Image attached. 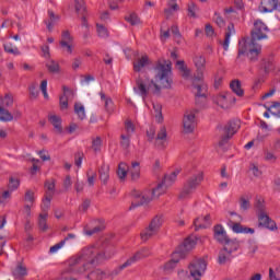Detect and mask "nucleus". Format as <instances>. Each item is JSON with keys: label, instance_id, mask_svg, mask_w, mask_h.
Listing matches in <instances>:
<instances>
[{"label": "nucleus", "instance_id": "1", "mask_svg": "<svg viewBox=\"0 0 280 280\" xmlns=\"http://www.w3.org/2000/svg\"><path fill=\"white\" fill-rule=\"evenodd\" d=\"M154 79L142 73L136 80L135 93L142 97L143 102L151 95L161 96V89H172L174 80L172 79V61L160 59L154 67ZM155 80V81H154Z\"/></svg>", "mask_w": 280, "mask_h": 280}, {"label": "nucleus", "instance_id": "2", "mask_svg": "<svg viewBox=\"0 0 280 280\" xmlns=\"http://www.w3.org/2000/svg\"><path fill=\"white\" fill-rule=\"evenodd\" d=\"M266 38H268V26L261 20H256L252 31V38L249 40L242 39L238 43L236 65H242L246 56L249 60H257L259 54H261V45L257 44V40Z\"/></svg>", "mask_w": 280, "mask_h": 280}, {"label": "nucleus", "instance_id": "3", "mask_svg": "<svg viewBox=\"0 0 280 280\" xmlns=\"http://www.w3.org/2000/svg\"><path fill=\"white\" fill-rule=\"evenodd\" d=\"M101 259L102 255L97 254L95 247H85L68 260V272L84 275L86 270H91L93 266H97Z\"/></svg>", "mask_w": 280, "mask_h": 280}, {"label": "nucleus", "instance_id": "4", "mask_svg": "<svg viewBox=\"0 0 280 280\" xmlns=\"http://www.w3.org/2000/svg\"><path fill=\"white\" fill-rule=\"evenodd\" d=\"M167 188H165V184H159L156 188L151 190H144L142 192L135 191L133 198H136L137 203H132L131 208L139 207V205H145V202H152V200L160 198L165 194Z\"/></svg>", "mask_w": 280, "mask_h": 280}, {"label": "nucleus", "instance_id": "5", "mask_svg": "<svg viewBox=\"0 0 280 280\" xmlns=\"http://www.w3.org/2000/svg\"><path fill=\"white\" fill-rule=\"evenodd\" d=\"M205 180V173L198 172L197 174L190 176L185 183L183 189L179 192L180 200H187L191 198V194L198 189L199 185Z\"/></svg>", "mask_w": 280, "mask_h": 280}, {"label": "nucleus", "instance_id": "6", "mask_svg": "<svg viewBox=\"0 0 280 280\" xmlns=\"http://www.w3.org/2000/svg\"><path fill=\"white\" fill-rule=\"evenodd\" d=\"M188 270L194 280L202 279L205 272H207V260L205 258H195L188 265Z\"/></svg>", "mask_w": 280, "mask_h": 280}, {"label": "nucleus", "instance_id": "7", "mask_svg": "<svg viewBox=\"0 0 280 280\" xmlns=\"http://www.w3.org/2000/svg\"><path fill=\"white\" fill-rule=\"evenodd\" d=\"M196 115L198 109H187L183 117V130L186 135H191L196 130Z\"/></svg>", "mask_w": 280, "mask_h": 280}, {"label": "nucleus", "instance_id": "8", "mask_svg": "<svg viewBox=\"0 0 280 280\" xmlns=\"http://www.w3.org/2000/svg\"><path fill=\"white\" fill-rule=\"evenodd\" d=\"M163 226V217H155L149 228H147L144 231L141 233V240L142 242H148V240L154 237L156 233H159V230Z\"/></svg>", "mask_w": 280, "mask_h": 280}, {"label": "nucleus", "instance_id": "9", "mask_svg": "<svg viewBox=\"0 0 280 280\" xmlns=\"http://www.w3.org/2000/svg\"><path fill=\"white\" fill-rule=\"evenodd\" d=\"M213 102L221 108H231V106H233V104H235V97L233 94L225 92V93L217 95L213 98Z\"/></svg>", "mask_w": 280, "mask_h": 280}, {"label": "nucleus", "instance_id": "10", "mask_svg": "<svg viewBox=\"0 0 280 280\" xmlns=\"http://www.w3.org/2000/svg\"><path fill=\"white\" fill-rule=\"evenodd\" d=\"M258 225L262 226V229H268V231H279L277 226V222L268 215V212H260L257 214Z\"/></svg>", "mask_w": 280, "mask_h": 280}, {"label": "nucleus", "instance_id": "11", "mask_svg": "<svg viewBox=\"0 0 280 280\" xmlns=\"http://www.w3.org/2000/svg\"><path fill=\"white\" fill-rule=\"evenodd\" d=\"M192 62L197 69L195 80H198V81L203 80L205 69L207 68V59L202 55H196L192 59Z\"/></svg>", "mask_w": 280, "mask_h": 280}, {"label": "nucleus", "instance_id": "12", "mask_svg": "<svg viewBox=\"0 0 280 280\" xmlns=\"http://www.w3.org/2000/svg\"><path fill=\"white\" fill-rule=\"evenodd\" d=\"M259 10L262 14H268L270 12H280V1L279 0H261Z\"/></svg>", "mask_w": 280, "mask_h": 280}, {"label": "nucleus", "instance_id": "13", "mask_svg": "<svg viewBox=\"0 0 280 280\" xmlns=\"http://www.w3.org/2000/svg\"><path fill=\"white\" fill-rule=\"evenodd\" d=\"M151 252L150 248L144 247L141 250H139L133 257L129 258L124 265L119 267V270H124V268H128V266H132L136 261H139V259H144V257H150Z\"/></svg>", "mask_w": 280, "mask_h": 280}, {"label": "nucleus", "instance_id": "14", "mask_svg": "<svg viewBox=\"0 0 280 280\" xmlns=\"http://www.w3.org/2000/svg\"><path fill=\"white\" fill-rule=\"evenodd\" d=\"M180 259H185V254H183L182 252H174L172 254L171 260H168L166 264H164L163 270L165 272H172V270H174V268H176V266H177L178 261H180Z\"/></svg>", "mask_w": 280, "mask_h": 280}, {"label": "nucleus", "instance_id": "15", "mask_svg": "<svg viewBox=\"0 0 280 280\" xmlns=\"http://www.w3.org/2000/svg\"><path fill=\"white\" fill-rule=\"evenodd\" d=\"M198 240L199 238L196 236L187 237L180 245L179 250H176V253H183V255L185 256V253H189V250H194V248H196Z\"/></svg>", "mask_w": 280, "mask_h": 280}, {"label": "nucleus", "instance_id": "16", "mask_svg": "<svg viewBox=\"0 0 280 280\" xmlns=\"http://www.w3.org/2000/svg\"><path fill=\"white\" fill-rule=\"evenodd\" d=\"M213 237L219 244H224L229 242V235L226 234V230L222 224L214 225L213 228Z\"/></svg>", "mask_w": 280, "mask_h": 280}, {"label": "nucleus", "instance_id": "17", "mask_svg": "<svg viewBox=\"0 0 280 280\" xmlns=\"http://www.w3.org/2000/svg\"><path fill=\"white\" fill-rule=\"evenodd\" d=\"M74 95L73 91L63 86V95L59 98V106L61 110H67L69 108V100H73Z\"/></svg>", "mask_w": 280, "mask_h": 280}, {"label": "nucleus", "instance_id": "18", "mask_svg": "<svg viewBox=\"0 0 280 280\" xmlns=\"http://www.w3.org/2000/svg\"><path fill=\"white\" fill-rule=\"evenodd\" d=\"M24 200L26 205L24 206V212L30 218L32 215V207L34 206V202L36 200V195L34 194V190H26L24 195Z\"/></svg>", "mask_w": 280, "mask_h": 280}, {"label": "nucleus", "instance_id": "19", "mask_svg": "<svg viewBox=\"0 0 280 280\" xmlns=\"http://www.w3.org/2000/svg\"><path fill=\"white\" fill-rule=\"evenodd\" d=\"M240 128H242V122H240L237 119L228 122L224 127V133L226 135V138L231 139V137H233V135H235Z\"/></svg>", "mask_w": 280, "mask_h": 280}, {"label": "nucleus", "instance_id": "20", "mask_svg": "<svg viewBox=\"0 0 280 280\" xmlns=\"http://www.w3.org/2000/svg\"><path fill=\"white\" fill-rule=\"evenodd\" d=\"M194 226L195 231H200V229H208V226H211V214L195 219Z\"/></svg>", "mask_w": 280, "mask_h": 280}, {"label": "nucleus", "instance_id": "21", "mask_svg": "<svg viewBox=\"0 0 280 280\" xmlns=\"http://www.w3.org/2000/svg\"><path fill=\"white\" fill-rule=\"evenodd\" d=\"M155 145L158 148H166L167 145V128L165 126H162L158 132V136L155 138Z\"/></svg>", "mask_w": 280, "mask_h": 280}, {"label": "nucleus", "instance_id": "22", "mask_svg": "<svg viewBox=\"0 0 280 280\" xmlns=\"http://www.w3.org/2000/svg\"><path fill=\"white\" fill-rule=\"evenodd\" d=\"M230 229H232L233 233H236V234L253 235L255 233V229L244 226L241 223H232L230 225Z\"/></svg>", "mask_w": 280, "mask_h": 280}, {"label": "nucleus", "instance_id": "23", "mask_svg": "<svg viewBox=\"0 0 280 280\" xmlns=\"http://www.w3.org/2000/svg\"><path fill=\"white\" fill-rule=\"evenodd\" d=\"M148 65H150V58L148 57V55H142L133 61V71L139 72L142 69H145Z\"/></svg>", "mask_w": 280, "mask_h": 280}, {"label": "nucleus", "instance_id": "24", "mask_svg": "<svg viewBox=\"0 0 280 280\" xmlns=\"http://www.w3.org/2000/svg\"><path fill=\"white\" fill-rule=\"evenodd\" d=\"M231 259H233V254L229 250V246L219 252L218 264H220V266H224V264L231 261Z\"/></svg>", "mask_w": 280, "mask_h": 280}, {"label": "nucleus", "instance_id": "25", "mask_svg": "<svg viewBox=\"0 0 280 280\" xmlns=\"http://www.w3.org/2000/svg\"><path fill=\"white\" fill-rule=\"evenodd\" d=\"M178 174H180V170H175L164 176V187H172L176 180H178Z\"/></svg>", "mask_w": 280, "mask_h": 280}, {"label": "nucleus", "instance_id": "26", "mask_svg": "<svg viewBox=\"0 0 280 280\" xmlns=\"http://www.w3.org/2000/svg\"><path fill=\"white\" fill-rule=\"evenodd\" d=\"M128 173L132 180H139L141 178V165L139 162H132L131 166H128Z\"/></svg>", "mask_w": 280, "mask_h": 280}, {"label": "nucleus", "instance_id": "27", "mask_svg": "<svg viewBox=\"0 0 280 280\" xmlns=\"http://www.w3.org/2000/svg\"><path fill=\"white\" fill-rule=\"evenodd\" d=\"M235 34V26L233 24H229L228 32L225 33L224 40L222 43V47L224 51H229V45H231V37Z\"/></svg>", "mask_w": 280, "mask_h": 280}, {"label": "nucleus", "instance_id": "28", "mask_svg": "<svg viewBox=\"0 0 280 280\" xmlns=\"http://www.w3.org/2000/svg\"><path fill=\"white\" fill-rule=\"evenodd\" d=\"M48 119L50 124L54 126L55 132L57 135H62V118H60V116L57 115H50Z\"/></svg>", "mask_w": 280, "mask_h": 280}, {"label": "nucleus", "instance_id": "29", "mask_svg": "<svg viewBox=\"0 0 280 280\" xmlns=\"http://www.w3.org/2000/svg\"><path fill=\"white\" fill-rule=\"evenodd\" d=\"M13 278L16 280H23L27 277V268L23 265H18L12 271Z\"/></svg>", "mask_w": 280, "mask_h": 280}, {"label": "nucleus", "instance_id": "30", "mask_svg": "<svg viewBox=\"0 0 280 280\" xmlns=\"http://www.w3.org/2000/svg\"><path fill=\"white\" fill-rule=\"evenodd\" d=\"M14 104V96L10 93L0 95V108H10Z\"/></svg>", "mask_w": 280, "mask_h": 280}, {"label": "nucleus", "instance_id": "31", "mask_svg": "<svg viewBox=\"0 0 280 280\" xmlns=\"http://www.w3.org/2000/svg\"><path fill=\"white\" fill-rule=\"evenodd\" d=\"M98 174L102 183L106 185L110 178V166H108V164H103L98 171Z\"/></svg>", "mask_w": 280, "mask_h": 280}, {"label": "nucleus", "instance_id": "32", "mask_svg": "<svg viewBox=\"0 0 280 280\" xmlns=\"http://www.w3.org/2000/svg\"><path fill=\"white\" fill-rule=\"evenodd\" d=\"M176 66L178 67V71L182 73V78H184V80H189V78H191V70L185 66V61L178 60Z\"/></svg>", "mask_w": 280, "mask_h": 280}, {"label": "nucleus", "instance_id": "33", "mask_svg": "<svg viewBox=\"0 0 280 280\" xmlns=\"http://www.w3.org/2000/svg\"><path fill=\"white\" fill-rule=\"evenodd\" d=\"M0 121L8 124L10 121H14V115L8 108L0 107Z\"/></svg>", "mask_w": 280, "mask_h": 280}, {"label": "nucleus", "instance_id": "34", "mask_svg": "<svg viewBox=\"0 0 280 280\" xmlns=\"http://www.w3.org/2000/svg\"><path fill=\"white\" fill-rule=\"evenodd\" d=\"M4 51L11 54L12 56H21V50L14 44L7 42L3 44Z\"/></svg>", "mask_w": 280, "mask_h": 280}, {"label": "nucleus", "instance_id": "35", "mask_svg": "<svg viewBox=\"0 0 280 280\" xmlns=\"http://www.w3.org/2000/svg\"><path fill=\"white\" fill-rule=\"evenodd\" d=\"M117 176L120 180H126V176H128V164L125 162H120L118 165Z\"/></svg>", "mask_w": 280, "mask_h": 280}, {"label": "nucleus", "instance_id": "36", "mask_svg": "<svg viewBox=\"0 0 280 280\" xmlns=\"http://www.w3.org/2000/svg\"><path fill=\"white\" fill-rule=\"evenodd\" d=\"M100 97L102 102H104L105 110L109 114L113 113V100L110 97H106V94H104V92H100Z\"/></svg>", "mask_w": 280, "mask_h": 280}, {"label": "nucleus", "instance_id": "37", "mask_svg": "<svg viewBox=\"0 0 280 280\" xmlns=\"http://www.w3.org/2000/svg\"><path fill=\"white\" fill-rule=\"evenodd\" d=\"M48 21L46 22V26L47 30H49V32H51V30H54V25H56L57 21L60 20V18L58 15H56L54 13V11H48Z\"/></svg>", "mask_w": 280, "mask_h": 280}, {"label": "nucleus", "instance_id": "38", "mask_svg": "<svg viewBox=\"0 0 280 280\" xmlns=\"http://www.w3.org/2000/svg\"><path fill=\"white\" fill-rule=\"evenodd\" d=\"M153 110L155 115V121L163 124V107L159 103H153Z\"/></svg>", "mask_w": 280, "mask_h": 280}, {"label": "nucleus", "instance_id": "39", "mask_svg": "<svg viewBox=\"0 0 280 280\" xmlns=\"http://www.w3.org/2000/svg\"><path fill=\"white\" fill-rule=\"evenodd\" d=\"M21 187V179L15 176L9 177L8 189L10 191H16Z\"/></svg>", "mask_w": 280, "mask_h": 280}, {"label": "nucleus", "instance_id": "40", "mask_svg": "<svg viewBox=\"0 0 280 280\" xmlns=\"http://www.w3.org/2000/svg\"><path fill=\"white\" fill-rule=\"evenodd\" d=\"M262 159L264 161H266V163H276L279 156L275 154V151L265 150L262 154Z\"/></svg>", "mask_w": 280, "mask_h": 280}, {"label": "nucleus", "instance_id": "41", "mask_svg": "<svg viewBox=\"0 0 280 280\" xmlns=\"http://www.w3.org/2000/svg\"><path fill=\"white\" fill-rule=\"evenodd\" d=\"M88 279H90V280H104V279H106V273H104V271H102L100 269H95V270L91 271L88 275Z\"/></svg>", "mask_w": 280, "mask_h": 280}, {"label": "nucleus", "instance_id": "42", "mask_svg": "<svg viewBox=\"0 0 280 280\" xmlns=\"http://www.w3.org/2000/svg\"><path fill=\"white\" fill-rule=\"evenodd\" d=\"M47 218H49V214H47V212H43L39 214L38 228L40 229V231H47V229H49V225H47Z\"/></svg>", "mask_w": 280, "mask_h": 280}, {"label": "nucleus", "instance_id": "43", "mask_svg": "<svg viewBox=\"0 0 280 280\" xmlns=\"http://www.w3.org/2000/svg\"><path fill=\"white\" fill-rule=\"evenodd\" d=\"M74 113L78 115L79 119H86V110L84 109V105H82V103L74 104Z\"/></svg>", "mask_w": 280, "mask_h": 280}, {"label": "nucleus", "instance_id": "44", "mask_svg": "<svg viewBox=\"0 0 280 280\" xmlns=\"http://www.w3.org/2000/svg\"><path fill=\"white\" fill-rule=\"evenodd\" d=\"M230 86L233 93H235V95H238V97H242V95H244V90H242V83H240V81H232Z\"/></svg>", "mask_w": 280, "mask_h": 280}, {"label": "nucleus", "instance_id": "45", "mask_svg": "<svg viewBox=\"0 0 280 280\" xmlns=\"http://www.w3.org/2000/svg\"><path fill=\"white\" fill-rule=\"evenodd\" d=\"M46 67L50 73H60V65L58 61L48 60Z\"/></svg>", "mask_w": 280, "mask_h": 280}, {"label": "nucleus", "instance_id": "46", "mask_svg": "<svg viewBox=\"0 0 280 280\" xmlns=\"http://www.w3.org/2000/svg\"><path fill=\"white\" fill-rule=\"evenodd\" d=\"M223 244L224 248H228L229 246L228 250L232 254L240 248V243H237L236 241H232L231 238H228V241H225Z\"/></svg>", "mask_w": 280, "mask_h": 280}, {"label": "nucleus", "instance_id": "47", "mask_svg": "<svg viewBox=\"0 0 280 280\" xmlns=\"http://www.w3.org/2000/svg\"><path fill=\"white\" fill-rule=\"evenodd\" d=\"M45 189H46V196H54V191L56 189V183L54 182V179L51 180H47L45 183Z\"/></svg>", "mask_w": 280, "mask_h": 280}, {"label": "nucleus", "instance_id": "48", "mask_svg": "<svg viewBox=\"0 0 280 280\" xmlns=\"http://www.w3.org/2000/svg\"><path fill=\"white\" fill-rule=\"evenodd\" d=\"M255 209H256V213L257 215H259L260 213H266V203L264 201V199H258L255 203Z\"/></svg>", "mask_w": 280, "mask_h": 280}, {"label": "nucleus", "instance_id": "49", "mask_svg": "<svg viewBox=\"0 0 280 280\" xmlns=\"http://www.w3.org/2000/svg\"><path fill=\"white\" fill-rule=\"evenodd\" d=\"M270 115L280 119V103H276L268 107Z\"/></svg>", "mask_w": 280, "mask_h": 280}, {"label": "nucleus", "instance_id": "50", "mask_svg": "<svg viewBox=\"0 0 280 280\" xmlns=\"http://www.w3.org/2000/svg\"><path fill=\"white\" fill-rule=\"evenodd\" d=\"M127 23H130V25H139L141 23V20L136 13H131L129 16L126 18Z\"/></svg>", "mask_w": 280, "mask_h": 280}, {"label": "nucleus", "instance_id": "51", "mask_svg": "<svg viewBox=\"0 0 280 280\" xmlns=\"http://www.w3.org/2000/svg\"><path fill=\"white\" fill-rule=\"evenodd\" d=\"M205 91H207V88L205 85H195L194 86V93L196 97H205Z\"/></svg>", "mask_w": 280, "mask_h": 280}, {"label": "nucleus", "instance_id": "52", "mask_svg": "<svg viewBox=\"0 0 280 280\" xmlns=\"http://www.w3.org/2000/svg\"><path fill=\"white\" fill-rule=\"evenodd\" d=\"M106 226L104 224L96 225L93 230H84L85 235H95V233H100V231H104Z\"/></svg>", "mask_w": 280, "mask_h": 280}, {"label": "nucleus", "instance_id": "53", "mask_svg": "<svg viewBox=\"0 0 280 280\" xmlns=\"http://www.w3.org/2000/svg\"><path fill=\"white\" fill-rule=\"evenodd\" d=\"M96 32L101 38H108V30L104 27V25H96Z\"/></svg>", "mask_w": 280, "mask_h": 280}, {"label": "nucleus", "instance_id": "54", "mask_svg": "<svg viewBox=\"0 0 280 280\" xmlns=\"http://www.w3.org/2000/svg\"><path fill=\"white\" fill-rule=\"evenodd\" d=\"M92 149L95 152H101L102 151V138L97 137L92 141Z\"/></svg>", "mask_w": 280, "mask_h": 280}, {"label": "nucleus", "instance_id": "55", "mask_svg": "<svg viewBox=\"0 0 280 280\" xmlns=\"http://www.w3.org/2000/svg\"><path fill=\"white\" fill-rule=\"evenodd\" d=\"M51 205V196L46 195L45 199L42 202V211H44V213H46V211L49 209Z\"/></svg>", "mask_w": 280, "mask_h": 280}, {"label": "nucleus", "instance_id": "56", "mask_svg": "<svg viewBox=\"0 0 280 280\" xmlns=\"http://www.w3.org/2000/svg\"><path fill=\"white\" fill-rule=\"evenodd\" d=\"M60 43H73V37L69 31H63Z\"/></svg>", "mask_w": 280, "mask_h": 280}, {"label": "nucleus", "instance_id": "57", "mask_svg": "<svg viewBox=\"0 0 280 280\" xmlns=\"http://www.w3.org/2000/svg\"><path fill=\"white\" fill-rule=\"evenodd\" d=\"M198 12V5L196 3L191 2L188 5V15L191 16V19H196V13Z\"/></svg>", "mask_w": 280, "mask_h": 280}, {"label": "nucleus", "instance_id": "58", "mask_svg": "<svg viewBox=\"0 0 280 280\" xmlns=\"http://www.w3.org/2000/svg\"><path fill=\"white\" fill-rule=\"evenodd\" d=\"M74 8L79 14H82L85 10L84 0H74Z\"/></svg>", "mask_w": 280, "mask_h": 280}, {"label": "nucleus", "instance_id": "59", "mask_svg": "<svg viewBox=\"0 0 280 280\" xmlns=\"http://www.w3.org/2000/svg\"><path fill=\"white\" fill-rule=\"evenodd\" d=\"M125 130H126L127 135L132 136V133L135 132V124H132L131 120H126L125 121Z\"/></svg>", "mask_w": 280, "mask_h": 280}, {"label": "nucleus", "instance_id": "60", "mask_svg": "<svg viewBox=\"0 0 280 280\" xmlns=\"http://www.w3.org/2000/svg\"><path fill=\"white\" fill-rule=\"evenodd\" d=\"M130 135H121L120 136V139H121V141H120V145H122L125 149L126 148H129L130 147Z\"/></svg>", "mask_w": 280, "mask_h": 280}, {"label": "nucleus", "instance_id": "61", "mask_svg": "<svg viewBox=\"0 0 280 280\" xmlns=\"http://www.w3.org/2000/svg\"><path fill=\"white\" fill-rule=\"evenodd\" d=\"M60 47L66 51L67 54H73V43H60Z\"/></svg>", "mask_w": 280, "mask_h": 280}, {"label": "nucleus", "instance_id": "62", "mask_svg": "<svg viewBox=\"0 0 280 280\" xmlns=\"http://www.w3.org/2000/svg\"><path fill=\"white\" fill-rule=\"evenodd\" d=\"M39 89L44 95V98L49 100V94L47 93V80L42 81Z\"/></svg>", "mask_w": 280, "mask_h": 280}, {"label": "nucleus", "instance_id": "63", "mask_svg": "<svg viewBox=\"0 0 280 280\" xmlns=\"http://www.w3.org/2000/svg\"><path fill=\"white\" fill-rule=\"evenodd\" d=\"M249 172H252L253 176H256V177L261 176V170H259V166H257V164H250Z\"/></svg>", "mask_w": 280, "mask_h": 280}, {"label": "nucleus", "instance_id": "64", "mask_svg": "<svg viewBox=\"0 0 280 280\" xmlns=\"http://www.w3.org/2000/svg\"><path fill=\"white\" fill-rule=\"evenodd\" d=\"M177 277L180 280H189L190 279L189 271L183 270V269L177 272Z\"/></svg>", "mask_w": 280, "mask_h": 280}]
</instances>
